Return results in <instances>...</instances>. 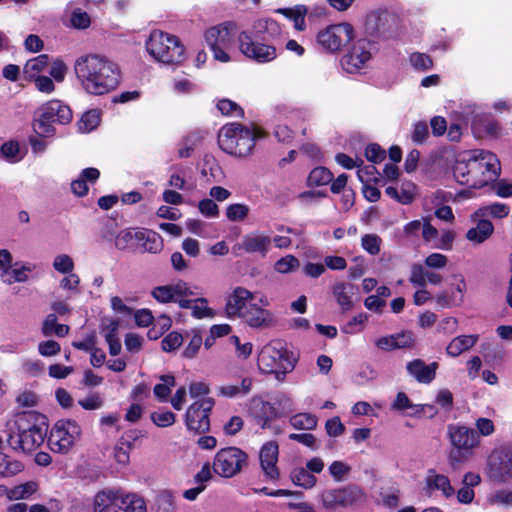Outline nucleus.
Wrapping results in <instances>:
<instances>
[{
	"mask_svg": "<svg viewBox=\"0 0 512 512\" xmlns=\"http://www.w3.org/2000/svg\"><path fill=\"white\" fill-rule=\"evenodd\" d=\"M69 330L70 328L68 325L59 324L57 322V316L55 313L48 314L42 326V332L45 336L55 334L58 337H65L69 333Z\"/></svg>",
	"mask_w": 512,
	"mask_h": 512,
	"instance_id": "35",
	"label": "nucleus"
},
{
	"mask_svg": "<svg viewBox=\"0 0 512 512\" xmlns=\"http://www.w3.org/2000/svg\"><path fill=\"white\" fill-rule=\"evenodd\" d=\"M409 61L412 67L417 71L423 72L433 67V60L426 53L413 52L409 56Z\"/></svg>",
	"mask_w": 512,
	"mask_h": 512,
	"instance_id": "48",
	"label": "nucleus"
},
{
	"mask_svg": "<svg viewBox=\"0 0 512 512\" xmlns=\"http://www.w3.org/2000/svg\"><path fill=\"white\" fill-rule=\"evenodd\" d=\"M82 429L74 419H59L47 435V445L53 453L68 454L81 438Z\"/></svg>",
	"mask_w": 512,
	"mask_h": 512,
	"instance_id": "8",
	"label": "nucleus"
},
{
	"mask_svg": "<svg viewBox=\"0 0 512 512\" xmlns=\"http://www.w3.org/2000/svg\"><path fill=\"white\" fill-rule=\"evenodd\" d=\"M192 337L182 352V356L187 359L194 358L203 344V337L199 329L191 331Z\"/></svg>",
	"mask_w": 512,
	"mask_h": 512,
	"instance_id": "46",
	"label": "nucleus"
},
{
	"mask_svg": "<svg viewBox=\"0 0 512 512\" xmlns=\"http://www.w3.org/2000/svg\"><path fill=\"white\" fill-rule=\"evenodd\" d=\"M438 367L437 362L426 364L419 358L413 359L406 364L408 374L422 384H430L435 379Z\"/></svg>",
	"mask_w": 512,
	"mask_h": 512,
	"instance_id": "21",
	"label": "nucleus"
},
{
	"mask_svg": "<svg viewBox=\"0 0 512 512\" xmlns=\"http://www.w3.org/2000/svg\"><path fill=\"white\" fill-rule=\"evenodd\" d=\"M45 115L54 123L62 125L68 124L72 121L73 114L71 108L64 104L62 101L54 99L46 102L42 106Z\"/></svg>",
	"mask_w": 512,
	"mask_h": 512,
	"instance_id": "25",
	"label": "nucleus"
},
{
	"mask_svg": "<svg viewBox=\"0 0 512 512\" xmlns=\"http://www.w3.org/2000/svg\"><path fill=\"white\" fill-rule=\"evenodd\" d=\"M425 484L427 491H441L445 498H450L455 494V489L452 487L449 478L443 474H438L435 469L428 470Z\"/></svg>",
	"mask_w": 512,
	"mask_h": 512,
	"instance_id": "26",
	"label": "nucleus"
},
{
	"mask_svg": "<svg viewBox=\"0 0 512 512\" xmlns=\"http://www.w3.org/2000/svg\"><path fill=\"white\" fill-rule=\"evenodd\" d=\"M136 231L132 229H124L120 231L115 239V246L119 250H125L135 240Z\"/></svg>",
	"mask_w": 512,
	"mask_h": 512,
	"instance_id": "61",
	"label": "nucleus"
},
{
	"mask_svg": "<svg viewBox=\"0 0 512 512\" xmlns=\"http://www.w3.org/2000/svg\"><path fill=\"white\" fill-rule=\"evenodd\" d=\"M372 49H375V42L369 40H359L354 44V55H356L360 65L354 64V71L359 70L372 57Z\"/></svg>",
	"mask_w": 512,
	"mask_h": 512,
	"instance_id": "41",
	"label": "nucleus"
},
{
	"mask_svg": "<svg viewBox=\"0 0 512 512\" xmlns=\"http://www.w3.org/2000/svg\"><path fill=\"white\" fill-rule=\"evenodd\" d=\"M100 121L101 118L99 110L91 109L82 115L79 127L81 130L89 132L97 128L100 124Z\"/></svg>",
	"mask_w": 512,
	"mask_h": 512,
	"instance_id": "49",
	"label": "nucleus"
},
{
	"mask_svg": "<svg viewBox=\"0 0 512 512\" xmlns=\"http://www.w3.org/2000/svg\"><path fill=\"white\" fill-rule=\"evenodd\" d=\"M241 53L256 63H268L276 59L277 51L273 44L256 40L247 31H242L238 36Z\"/></svg>",
	"mask_w": 512,
	"mask_h": 512,
	"instance_id": "10",
	"label": "nucleus"
},
{
	"mask_svg": "<svg viewBox=\"0 0 512 512\" xmlns=\"http://www.w3.org/2000/svg\"><path fill=\"white\" fill-rule=\"evenodd\" d=\"M112 512H147L144 499L136 493L120 491L118 501Z\"/></svg>",
	"mask_w": 512,
	"mask_h": 512,
	"instance_id": "27",
	"label": "nucleus"
},
{
	"mask_svg": "<svg viewBox=\"0 0 512 512\" xmlns=\"http://www.w3.org/2000/svg\"><path fill=\"white\" fill-rule=\"evenodd\" d=\"M191 309L192 315L196 319H203L206 317L214 316L213 310L208 307V300L204 297L194 299V303Z\"/></svg>",
	"mask_w": 512,
	"mask_h": 512,
	"instance_id": "52",
	"label": "nucleus"
},
{
	"mask_svg": "<svg viewBox=\"0 0 512 512\" xmlns=\"http://www.w3.org/2000/svg\"><path fill=\"white\" fill-rule=\"evenodd\" d=\"M349 285L339 282L333 287V295L343 311H348L352 308L351 296L348 292Z\"/></svg>",
	"mask_w": 512,
	"mask_h": 512,
	"instance_id": "44",
	"label": "nucleus"
},
{
	"mask_svg": "<svg viewBox=\"0 0 512 512\" xmlns=\"http://www.w3.org/2000/svg\"><path fill=\"white\" fill-rule=\"evenodd\" d=\"M236 29L237 25L235 22H223L217 26L209 28L205 32V41L210 49L219 45H229Z\"/></svg>",
	"mask_w": 512,
	"mask_h": 512,
	"instance_id": "19",
	"label": "nucleus"
},
{
	"mask_svg": "<svg viewBox=\"0 0 512 512\" xmlns=\"http://www.w3.org/2000/svg\"><path fill=\"white\" fill-rule=\"evenodd\" d=\"M152 422L161 428L172 426L176 421V415L169 410H159L151 413Z\"/></svg>",
	"mask_w": 512,
	"mask_h": 512,
	"instance_id": "51",
	"label": "nucleus"
},
{
	"mask_svg": "<svg viewBox=\"0 0 512 512\" xmlns=\"http://www.w3.org/2000/svg\"><path fill=\"white\" fill-rule=\"evenodd\" d=\"M478 335H461L455 337L447 346L446 352L452 357H457L464 351L469 350L478 341Z\"/></svg>",
	"mask_w": 512,
	"mask_h": 512,
	"instance_id": "31",
	"label": "nucleus"
},
{
	"mask_svg": "<svg viewBox=\"0 0 512 512\" xmlns=\"http://www.w3.org/2000/svg\"><path fill=\"white\" fill-rule=\"evenodd\" d=\"M249 211V206L246 204H231L226 208V217L232 222H241L247 218Z\"/></svg>",
	"mask_w": 512,
	"mask_h": 512,
	"instance_id": "47",
	"label": "nucleus"
},
{
	"mask_svg": "<svg viewBox=\"0 0 512 512\" xmlns=\"http://www.w3.org/2000/svg\"><path fill=\"white\" fill-rule=\"evenodd\" d=\"M495 164H499L496 156L488 151H474L473 155L467 161L457 162L453 168V174L461 185L469 187H480L487 180H478L479 174L484 175L485 172L492 171L495 176L498 173L495 170Z\"/></svg>",
	"mask_w": 512,
	"mask_h": 512,
	"instance_id": "4",
	"label": "nucleus"
},
{
	"mask_svg": "<svg viewBox=\"0 0 512 512\" xmlns=\"http://www.w3.org/2000/svg\"><path fill=\"white\" fill-rule=\"evenodd\" d=\"M362 183V194L364 198L369 202H377L380 199L381 192L377 185L379 183L374 182H361Z\"/></svg>",
	"mask_w": 512,
	"mask_h": 512,
	"instance_id": "63",
	"label": "nucleus"
},
{
	"mask_svg": "<svg viewBox=\"0 0 512 512\" xmlns=\"http://www.w3.org/2000/svg\"><path fill=\"white\" fill-rule=\"evenodd\" d=\"M271 246V238L259 232L248 233L243 236L239 249L246 253H259L265 257Z\"/></svg>",
	"mask_w": 512,
	"mask_h": 512,
	"instance_id": "22",
	"label": "nucleus"
},
{
	"mask_svg": "<svg viewBox=\"0 0 512 512\" xmlns=\"http://www.w3.org/2000/svg\"><path fill=\"white\" fill-rule=\"evenodd\" d=\"M48 419L35 410H27L15 416L13 427L7 436L8 445L17 452L32 453L47 438Z\"/></svg>",
	"mask_w": 512,
	"mask_h": 512,
	"instance_id": "2",
	"label": "nucleus"
},
{
	"mask_svg": "<svg viewBox=\"0 0 512 512\" xmlns=\"http://www.w3.org/2000/svg\"><path fill=\"white\" fill-rule=\"evenodd\" d=\"M447 438L450 443L447 460L453 470L459 469L474 455L480 445V436L477 430L462 424H449Z\"/></svg>",
	"mask_w": 512,
	"mask_h": 512,
	"instance_id": "3",
	"label": "nucleus"
},
{
	"mask_svg": "<svg viewBox=\"0 0 512 512\" xmlns=\"http://www.w3.org/2000/svg\"><path fill=\"white\" fill-rule=\"evenodd\" d=\"M416 188V185L411 181L403 182L399 191V203L403 205L411 204L415 199Z\"/></svg>",
	"mask_w": 512,
	"mask_h": 512,
	"instance_id": "58",
	"label": "nucleus"
},
{
	"mask_svg": "<svg viewBox=\"0 0 512 512\" xmlns=\"http://www.w3.org/2000/svg\"><path fill=\"white\" fill-rule=\"evenodd\" d=\"M321 500L324 508L331 512H338L352 506V487L350 485L322 492Z\"/></svg>",
	"mask_w": 512,
	"mask_h": 512,
	"instance_id": "13",
	"label": "nucleus"
},
{
	"mask_svg": "<svg viewBox=\"0 0 512 512\" xmlns=\"http://www.w3.org/2000/svg\"><path fill=\"white\" fill-rule=\"evenodd\" d=\"M247 459V454L238 447L222 448L214 457L213 470L221 477L231 478L247 465Z\"/></svg>",
	"mask_w": 512,
	"mask_h": 512,
	"instance_id": "9",
	"label": "nucleus"
},
{
	"mask_svg": "<svg viewBox=\"0 0 512 512\" xmlns=\"http://www.w3.org/2000/svg\"><path fill=\"white\" fill-rule=\"evenodd\" d=\"M365 157L373 164H379L386 158V151L377 143H370L365 148Z\"/></svg>",
	"mask_w": 512,
	"mask_h": 512,
	"instance_id": "55",
	"label": "nucleus"
},
{
	"mask_svg": "<svg viewBox=\"0 0 512 512\" xmlns=\"http://www.w3.org/2000/svg\"><path fill=\"white\" fill-rule=\"evenodd\" d=\"M148 53L165 64H181L185 60V47L172 34L154 30L146 42Z\"/></svg>",
	"mask_w": 512,
	"mask_h": 512,
	"instance_id": "6",
	"label": "nucleus"
},
{
	"mask_svg": "<svg viewBox=\"0 0 512 512\" xmlns=\"http://www.w3.org/2000/svg\"><path fill=\"white\" fill-rule=\"evenodd\" d=\"M289 423L297 430H313L317 427L318 419L314 414L302 412L292 415Z\"/></svg>",
	"mask_w": 512,
	"mask_h": 512,
	"instance_id": "37",
	"label": "nucleus"
},
{
	"mask_svg": "<svg viewBox=\"0 0 512 512\" xmlns=\"http://www.w3.org/2000/svg\"><path fill=\"white\" fill-rule=\"evenodd\" d=\"M39 111V117L34 119L33 122L34 132L37 134V136L42 138L53 136L56 132V129L52 120L48 119V117L45 115V111L42 110V107H40Z\"/></svg>",
	"mask_w": 512,
	"mask_h": 512,
	"instance_id": "38",
	"label": "nucleus"
},
{
	"mask_svg": "<svg viewBox=\"0 0 512 512\" xmlns=\"http://www.w3.org/2000/svg\"><path fill=\"white\" fill-rule=\"evenodd\" d=\"M290 479L294 485L304 489H310L316 484V477L304 467H296L290 473Z\"/></svg>",
	"mask_w": 512,
	"mask_h": 512,
	"instance_id": "36",
	"label": "nucleus"
},
{
	"mask_svg": "<svg viewBox=\"0 0 512 512\" xmlns=\"http://www.w3.org/2000/svg\"><path fill=\"white\" fill-rule=\"evenodd\" d=\"M408 342H399L395 335L384 336L376 341V346L384 351H391L397 348H407Z\"/></svg>",
	"mask_w": 512,
	"mask_h": 512,
	"instance_id": "57",
	"label": "nucleus"
},
{
	"mask_svg": "<svg viewBox=\"0 0 512 512\" xmlns=\"http://www.w3.org/2000/svg\"><path fill=\"white\" fill-rule=\"evenodd\" d=\"M352 41V25L350 23L333 24L317 34V42L329 52L340 51Z\"/></svg>",
	"mask_w": 512,
	"mask_h": 512,
	"instance_id": "12",
	"label": "nucleus"
},
{
	"mask_svg": "<svg viewBox=\"0 0 512 512\" xmlns=\"http://www.w3.org/2000/svg\"><path fill=\"white\" fill-rule=\"evenodd\" d=\"M183 342V336L179 332L172 331L169 334H167L162 342L161 347L162 350L165 352H172L179 348Z\"/></svg>",
	"mask_w": 512,
	"mask_h": 512,
	"instance_id": "56",
	"label": "nucleus"
},
{
	"mask_svg": "<svg viewBox=\"0 0 512 512\" xmlns=\"http://www.w3.org/2000/svg\"><path fill=\"white\" fill-rule=\"evenodd\" d=\"M426 272L427 270L421 264H413L411 267V273L409 282L415 286L425 287L426 286Z\"/></svg>",
	"mask_w": 512,
	"mask_h": 512,
	"instance_id": "59",
	"label": "nucleus"
},
{
	"mask_svg": "<svg viewBox=\"0 0 512 512\" xmlns=\"http://www.w3.org/2000/svg\"><path fill=\"white\" fill-rule=\"evenodd\" d=\"M151 295L159 303H170L177 300L174 296L171 285L157 286L153 288Z\"/></svg>",
	"mask_w": 512,
	"mask_h": 512,
	"instance_id": "54",
	"label": "nucleus"
},
{
	"mask_svg": "<svg viewBox=\"0 0 512 512\" xmlns=\"http://www.w3.org/2000/svg\"><path fill=\"white\" fill-rule=\"evenodd\" d=\"M488 466L491 475L501 481L512 479V453H492L488 458Z\"/></svg>",
	"mask_w": 512,
	"mask_h": 512,
	"instance_id": "23",
	"label": "nucleus"
},
{
	"mask_svg": "<svg viewBox=\"0 0 512 512\" xmlns=\"http://www.w3.org/2000/svg\"><path fill=\"white\" fill-rule=\"evenodd\" d=\"M53 267L60 273H71L74 268L73 260L66 254L59 255L55 258Z\"/></svg>",
	"mask_w": 512,
	"mask_h": 512,
	"instance_id": "60",
	"label": "nucleus"
},
{
	"mask_svg": "<svg viewBox=\"0 0 512 512\" xmlns=\"http://www.w3.org/2000/svg\"><path fill=\"white\" fill-rule=\"evenodd\" d=\"M393 17L387 10H375L367 14L364 22L365 33L374 38L385 37Z\"/></svg>",
	"mask_w": 512,
	"mask_h": 512,
	"instance_id": "15",
	"label": "nucleus"
},
{
	"mask_svg": "<svg viewBox=\"0 0 512 512\" xmlns=\"http://www.w3.org/2000/svg\"><path fill=\"white\" fill-rule=\"evenodd\" d=\"M510 207L507 204L495 202L487 206L479 208L477 214L482 216H491L493 218L502 219L508 216Z\"/></svg>",
	"mask_w": 512,
	"mask_h": 512,
	"instance_id": "43",
	"label": "nucleus"
},
{
	"mask_svg": "<svg viewBox=\"0 0 512 512\" xmlns=\"http://www.w3.org/2000/svg\"><path fill=\"white\" fill-rule=\"evenodd\" d=\"M214 404V399L210 397L193 402L185 413L187 429L198 434L208 432L210 430V414Z\"/></svg>",
	"mask_w": 512,
	"mask_h": 512,
	"instance_id": "11",
	"label": "nucleus"
},
{
	"mask_svg": "<svg viewBox=\"0 0 512 512\" xmlns=\"http://www.w3.org/2000/svg\"><path fill=\"white\" fill-rule=\"evenodd\" d=\"M50 58L47 54H40L34 58L29 59L23 68L24 78L27 81H32L33 78L39 76L46 67L49 65Z\"/></svg>",
	"mask_w": 512,
	"mask_h": 512,
	"instance_id": "29",
	"label": "nucleus"
},
{
	"mask_svg": "<svg viewBox=\"0 0 512 512\" xmlns=\"http://www.w3.org/2000/svg\"><path fill=\"white\" fill-rule=\"evenodd\" d=\"M249 414L261 429L272 428L271 421L279 416L277 408L261 397L251 399Z\"/></svg>",
	"mask_w": 512,
	"mask_h": 512,
	"instance_id": "14",
	"label": "nucleus"
},
{
	"mask_svg": "<svg viewBox=\"0 0 512 512\" xmlns=\"http://www.w3.org/2000/svg\"><path fill=\"white\" fill-rule=\"evenodd\" d=\"M39 486L35 481H28L23 484L12 487L7 491V497L10 500L28 499L32 496Z\"/></svg>",
	"mask_w": 512,
	"mask_h": 512,
	"instance_id": "39",
	"label": "nucleus"
},
{
	"mask_svg": "<svg viewBox=\"0 0 512 512\" xmlns=\"http://www.w3.org/2000/svg\"><path fill=\"white\" fill-rule=\"evenodd\" d=\"M78 404L85 410H96L103 406L104 401L99 393H92L86 398L79 400Z\"/></svg>",
	"mask_w": 512,
	"mask_h": 512,
	"instance_id": "62",
	"label": "nucleus"
},
{
	"mask_svg": "<svg viewBox=\"0 0 512 512\" xmlns=\"http://www.w3.org/2000/svg\"><path fill=\"white\" fill-rule=\"evenodd\" d=\"M363 160L357 156L354 157V168H358L357 177L360 182H374L380 183L382 181V175L377 171L374 164L366 165L361 168Z\"/></svg>",
	"mask_w": 512,
	"mask_h": 512,
	"instance_id": "32",
	"label": "nucleus"
},
{
	"mask_svg": "<svg viewBox=\"0 0 512 512\" xmlns=\"http://www.w3.org/2000/svg\"><path fill=\"white\" fill-rule=\"evenodd\" d=\"M279 446L276 441L266 442L260 449L259 459L261 468L267 478L277 480L280 476L277 468Z\"/></svg>",
	"mask_w": 512,
	"mask_h": 512,
	"instance_id": "16",
	"label": "nucleus"
},
{
	"mask_svg": "<svg viewBox=\"0 0 512 512\" xmlns=\"http://www.w3.org/2000/svg\"><path fill=\"white\" fill-rule=\"evenodd\" d=\"M135 241L137 243V250L140 253H159L163 249V240L161 236L151 230L139 229L136 230Z\"/></svg>",
	"mask_w": 512,
	"mask_h": 512,
	"instance_id": "24",
	"label": "nucleus"
},
{
	"mask_svg": "<svg viewBox=\"0 0 512 512\" xmlns=\"http://www.w3.org/2000/svg\"><path fill=\"white\" fill-rule=\"evenodd\" d=\"M382 240L377 234H365L361 238V246L370 255H377L380 252Z\"/></svg>",
	"mask_w": 512,
	"mask_h": 512,
	"instance_id": "53",
	"label": "nucleus"
},
{
	"mask_svg": "<svg viewBox=\"0 0 512 512\" xmlns=\"http://www.w3.org/2000/svg\"><path fill=\"white\" fill-rule=\"evenodd\" d=\"M253 299V294L244 287H236L226 298L225 314L233 319L241 317L246 309V303Z\"/></svg>",
	"mask_w": 512,
	"mask_h": 512,
	"instance_id": "17",
	"label": "nucleus"
},
{
	"mask_svg": "<svg viewBox=\"0 0 512 512\" xmlns=\"http://www.w3.org/2000/svg\"><path fill=\"white\" fill-rule=\"evenodd\" d=\"M252 380L249 377L242 379L241 384L238 385H222L218 387L217 394L227 398H234L238 395H246L251 391Z\"/></svg>",
	"mask_w": 512,
	"mask_h": 512,
	"instance_id": "34",
	"label": "nucleus"
},
{
	"mask_svg": "<svg viewBox=\"0 0 512 512\" xmlns=\"http://www.w3.org/2000/svg\"><path fill=\"white\" fill-rule=\"evenodd\" d=\"M494 232V226L490 220L481 219L477 226L470 228L466 233L469 241L481 244L486 241Z\"/></svg>",
	"mask_w": 512,
	"mask_h": 512,
	"instance_id": "30",
	"label": "nucleus"
},
{
	"mask_svg": "<svg viewBox=\"0 0 512 512\" xmlns=\"http://www.w3.org/2000/svg\"><path fill=\"white\" fill-rule=\"evenodd\" d=\"M277 12L292 20L296 30L303 31L305 29L307 8L304 5H297L294 8H280Z\"/></svg>",
	"mask_w": 512,
	"mask_h": 512,
	"instance_id": "33",
	"label": "nucleus"
},
{
	"mask_svg": "<svg viewBox=\"0 0 512 512\" xmlns=\"http://www.w3.org/2000/svg\"><path fill=\"white\" fill-rule=\"evenodd\" d=\"M23 470V464L17 460H10L9 457L0 452V476L12 477Z\"/></svg>",
	"mask_w": 512,
	"mask_h": 512,
	"instance_id": "42",
	"label": "nucleus"
},
{
	"mask_svg": "<svg viewBox=\"0 0 512 512\" xmlns=\"http://www.w3.org/2000/svg\"><path fill=\"white\" fill-rule=\"evenodd\" d=\"M240 318L252 328H269L275 325L273 313L256 304H249Z\"/></svg>",
	"mask_w": 512,
	"mask_h": 512,
	"instance_id": "18",
	"label": "nucleus"
},
{
	"mask_svg": "<svg viewBox=\"0 0 512 512\" xmlns=\"http://www.w3.org/2000/svg\"><path fill=\"white\" fill-rule=\"evenodd\" d=\"M74 70L84 90L91 95L107 94L120 83L118 65L98 54L80 56Z\"/></svg>",
	"mask_w": 512,
	"mask_h": 512,
	"instance_id": "1",
	"label": "nucleus"
},
{
	"mask_svg": "<svg viewBox=\"0 0 512 512\" xmlns=\"http://www.w3.org/2000/svg\"><path fill=\"white\" fill-rule=\"evenodd\" d=\"M299 265L300 262L296 256L286 255L275 262L274 270L281 274H287L297 269Z\"/></svg>",
	"mask_w": 512,
	"mask_h": 512,
	"instance_id": "50",
	"label": "nucleus"
},
{
	"mask_svg": "<svg viewBox=\"0 0 512 512\" xmlns=\"http://www.w3.org/2000/svg\"><path fill=\"white\" fill-rule=\"evenodd\" d=\"M282 30L280 24L272 18H261L253 23L252 30L249 34L256 40L272 42L279 39Z\"/></svg>",
	"mask_w": 512,
	"mask_h": 512,
	"instance_id": "20",
	"label": "nucleus"
},
{
	"mask_svg": "<svg viewBox=\"0 0 512 512\" xmlns=\"http://www.w3.org/2000/svg\"><path fill=\"white\" fill-rule=\"evenodd\" d=\"M217 109L220 111L222 115L230 116V117H244V110L241 106H239L236 102L224 98L218 101Z\"/></svg>",
	"mask_w": 512,
	"mask_h": 512,
	"instance_id": "45",
	"label": "nucleus"
},
{
	"mask_svg": "<svg viewBox=\"0 0 512 512\" xmlns=\"http://www.w3.org/2000/svg\"><path fill=\"white\" fill-rule=\"evenodd\" d=\"M218 145L225 153L235 157H246L254 149L250 129L241 123L225 124L218 133Z\"/></svg>",
	"mask_w": 512,
	"mask_h": 512,
	"instance_id": "7",
	"label": "nucleus"
},
{
	"mask_svg": "<svg viewBox=\"0 0 512 512\" xmlns=\"http://www.w3.org/2000/svg\"><path fill=\"white\" fill-rule=\"evenodd\" d=\"M333 178L332 172L323 166L316 167L311 170L307 178L309 187H318L328 185Z\"/></svg>",
	"mask_w": 512,
	"mask_h": 512,
	"instance_id": "40",
	"label": "nucleus"
},
{
	"mask_svg": "<svg viewBox=\"0 0 512 512\" xmlns=\"http://www.w3.org/2000/svg\"><path fill=\"white\" fill-rule=\"evenodd\" d=\"M297 362L292 351L282 341L274 340L263 346L258 354L257 364L263 373L286 374L291 372Z\"/></svg>",
	"mask_w": 512,
	"mask_h": 512,
	"instance_id": "5",
	"label": "nucleus"
},
{
	"mask_svg": "<svg viewBox=\"0 0 512 512\" xmlns=\"http://www.w3.org/2000/svg\"><path fill=\"white\" fill-rule=\"evenodd\" d=\"M121 489H103L93 499V512H112L115 509Z\"/></svg>",
	"mask_w": 512,
	"mask_h": 512,
	"instance_id": "28",
	"label": "nucleus"
},
{
	"mask_svg": "<svg viewBox=\"0 0 512 512\" xmlns=\"http://www.w3.org/2000/svg\"><path fill=\"white\" fill-rule=\"evenodd\" d=\"M199 211L208 218H214L219 216L218 205L209 198L201 200L198 204Z\"/></svg>",
	"mask_w": 512,
	"mask_h": 512,
	"instance_id": "64",
	"label": "nucleus"
}]
</instances>
